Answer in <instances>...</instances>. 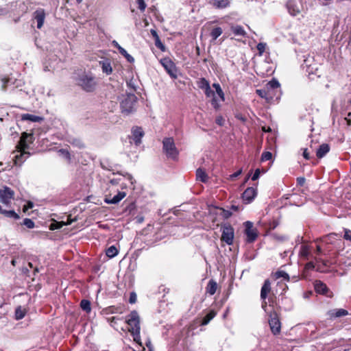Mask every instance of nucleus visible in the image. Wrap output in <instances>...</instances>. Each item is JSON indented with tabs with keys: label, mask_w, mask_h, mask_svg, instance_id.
I'll return each instance as SVG.
<instances>
[{
	"label": "nucleus",
	"mask_w": 351,
	"mask_h": 351,
	"mask_svg": "<svg viewBox=\"0 0 351 351\" xmlns=\"http://www.w3.org/2000/svg\"><path fill=\"white\" fill-rule=\"evenodd\" d=\"M154 41H155V45H156V47L157 48L160 49L162 51H165V46L161 42V40L160 39V37L156 38V39H154Z\"/></svg>",
	"instance_id": "nucleus-40"
},
{
	"label": "nucleus",
	"mask_w": 351,
	"mask_h": 351,
	"mask_svg": "<svg viewBox=\"0 0 351 351\" xmlns=\"http://www.w3.org/2000/svg\"><path fill=\"white\" fill-rule=\"evenodd\" d=\"M244 225L245 227V234L247 236V241L248 243L254 242L256 239L258 234L256 230L253 228V223L250 221H247L245 222Z\"/></svg>",
	"instance_id": "nucleus-14"
},
{
	"label": "nucleus",
	"mask_w": 351,
	"mask_h": 351,
	"mask_svg": "<svg viewBox=\"0 0 351 351\" xmlns=\"http://www.w3.org/2000/svg\"><path fill=\"white\" fill-rule=\"evenodd\" d=\"M267 313H269L268 322L271 332L275 335L279 334L281 330V323L277 313L275 311H269Z\"/></svg>",
	"instance_id": "nucleus-9"
},
{
	"label": "nucleus",
	"mask_w": 351,
	"mask_h": 351,
	"mask_svg": "<svg viewBox=\"0 0 351 351\" xmlns=\"http://www.w3.org/2000/svg\"><path fill=\"white\" fill-rule=\"evenodd\" d=\"M197 86L202 89L205 90L208 89V87L210 86L209 82L204 77H201L197 82Z\"/></svg>",
	"instance_id": "nucleus-32"
},
{
	"label": "nucleus",
	"mask_w": 351,
	"mask_h": 351,
	"mask_svg": "<svg viewBox=\"0 0 351 351\" xmlns=\"http://www.w3.org/2000/svg\"><path fill=\"white\" fill-rule=\"evenodd\" d=\"M275 277L276 278H282L283 279L286 280L287 281L289 280V274L285 272V271H278L275 273Z\"/></svg>",
	"instance_id": "nucleus-38"
},
{
	"label": "nucleus",
	"mask_w": 351,
	"mask_h": 351,
	"mask_svg": "<svg viewBox=\"0 0 351 351\" xmlns=\"http://www.w3.org/2000/svg\"><path fill=\"white\" fill-rule=\"evenodd\" d=\"M162 149L167 158L177 160L179 152L176 147L174 140L171 137L165 138L162 141Z\"/></svg>",
	"instance_id": "nucleus-5"
},
{
	"label": "nucleus",
	"mask_w": 351,
	"mask_h": 351,
	"mask_svg": "<svg viewBox=\"0 0 351 351\" xmlns=\"http://www.w3.org/2000/svg\"><path fill=\"white\" fill-rule=\"evenodd\" d=\"M23 225H25L28 228H33L34 227V222L28 218H26L23 220Z\"/></svg>",
	"instance_id": "nucleus-44"
},
{
	"label": "nucleus",
	"mask_w": 351,
	"mask_h": 351,
	"mask_svg": "<svg viewBox=\"0 0 351 351\" xmlns=\"http://www.w3.org/2000/svg\"><path fill=\"white\" fill-rule=\"evenodd\" d=\"M72 143H73V145L78 147L79 148L84 147V143L80 140L74 139L73 141L72 142Z\"/></svg>",
	"instance_id": "nucleus-53"
},
{
	"label": "nucleus",
	"mask_w": 351,
	"mask_h": 351,
	"mask_svg": "<svg viewBox=\"0 0 351 351\" xmlns=\"http://www.w3.org/2000/svg\"><path fill=\"white\" fill-rule=\"evenodd\" d=\"M223 32L222 29L220 27H216L213 28L210 32V36L213 40H216L219 36L221 35Z\"/></svg>",
	"instance_id": "nucleus-35"
},
{
	"label": "nucleus",
	"mask_w": 351,
	"mask_h": 351,
	"mask_svg": "<svg viewBox=\"0 0 351 351\" xmlns=\"http://www.w3.org/2000/svg\"><path fill=\"white\" fill-rule=\"evenodd\" d=\"M120 174L123 176L124 177H125L127 178V180L130 182L132 185L135 182V180H134V178L130 173H120Z\"/></svg>",
	"instance_id": "nucleus-51"
},
{
	"label": "nucleus",
	"mask_w": 351,
	"mask_h": 351,
	"mask_svg": "<svg viewBox=\"0 0 351 351\" xmlns=\"http://www.w3.org/2000/svg\"><path fill=\"white\" fill-rule=\"evenodd\" d=\"M330 150V147L326 143L322 144L317 150L316 155L319 158H323Z\"/></svg>",
	"instance_id": "nucleus-28"
},
{
	"label": "nucleus",
	"mask_w": 351,
	"mask_h": 351,
	"mask_svg": "<svg viewBox=\"0 0 351 351\" xmlns=\"http://www.w3.org/2000/svg\"><path fill=\"white\" fill-rule=\"evenodd\" d=\"M272 158V154L269 152H265L262 154L261 160L263 161H267L271 160Z\"/></svg>",
	"instance_id": "nucleus-45"
},
{
	"label": "nucleus",
	"mask_w": 351,
	"mask_h": 351,
	"mask_svg": "<svg viewBox=\"0 0 351 351\" xmlns=\"http://www.w3.org/2000/svg\"><path fill=\"white\" fill-rule=\"evenodd\" d=\"M144 135V132L141 127H134L132 130L131 138L136 145H139L141 143V138Z\"/></svg>",
	"instance_id": "nucleus-19"
},
{
	"label": "nucleus",
	"mask_w": 351,
	"mask_h": 351,
	"mask_svg": "<svg viewBox=\"0 0 351 351\" xmlns=\"http://www.w3.org/2000/svg\"><path fill=\"white\" fill-rule=\"evenodd\" d=\"M14 192L10 188L4 186L0 189V201L5 205L10 204L11 200L14 199Z\"/></svg>",
	"instance_id": "nucleus-12"
},
{
	"label": "nucleus",
	"mask_w": 351,
	"mask_h": 351,
	"mask_svg": "<svg viewBox=\"0 0 351 351\" xmlns=\"http://www.w3.org/2000/svg\"><path fill=\"white\" fill-rule=\"evenodd\" d=\"M63 226V224H60V223H52L51 224V230H55V229H58V228H62Z\"/></svg>",
	"instance_id": "nucleus-58"
},
{
	"label": "nucleus",
	"mask_w": 351,
	"mask_h": 351,
	"mask_svg": "<svg viewBox=\"0 0 351 351\" xmlns=\"http://www.w3.org/2000/svg\"><path fill=\"white\" fill-rule=\"evenodd\" d=\"M265 47H266V44L263 43H258L256 47L257 50L258 51V52L261 55L263 54V52L265 51Z\"/></svg>",
	"instance_id": "nucleus-49"
},
{
	"label": "nucleus",
	"mask_w": 351,
	"mask_h": 351,
	"mask_svg": "<svg viewBox=\"0 0 351 351\" xmlns=\"http://www.w3.org/2000/svg\"><path fill=\"white\" fill-rule=\"evenodd\" d=\"M160 62L172 79H176L178 77V69L176 64L169 58L166 57L162 58Z\"/></svg>",
	"instance_id": "nucleus-6"
},
{
	"label": "nucleus",
	"mask_w": 351,
	"mask_h": 351,
	"mask_svg": "<svg viewBox=\"0 0 351 351\" xmlns=\"http://www.w3.org/2000/svg\"><path fill=\"white\" fill-rule=\"evenodd\" d=\"M204 93L206 97H213L215 95V92L211 89L210 86L208 87V89H205Z\"/></svg>",
	"instance_id": "nucleus-47"
},
{
	"label": "nucleus",
	"mask_w": 351,
	"mask_h": 351,
	"mask_svg": "<svg viewBox=\"0 0 351 351\" xmlns=\"http://www.w3.org/2000/svg\"><path fill=\"white\" fill-rule=\"evenodd\" d=\"M221 240L225 242L227 245H232L234 237V228L229 224H225L221 227Z\"/></svg>",
	"instance_id": "nucleus-8"
},
{
	"label": "nucleus",
	"mask_w": 351,
	"mask_h": 351,
	"mask_svg": "<svg viewBox=\"0 0 351 351\" xmlns=\"http://www.w3.org/2000/svg\"><path fill=\"white\" fill-rule=\"evenodd\" d=\"M77 84L86 92H92L96 86L95 78L91 73H83L77 79Z\"/></svg>",
	"instance_id": "nucleus-3"
},
{
	"label": "nucleus",
	"mask_w": 351,
	"mask_h": 351,
	"mask_svg": "<svg viewBox=\"0 0 351 351\" xmlns=\"http://www.w3.org/2000/svg\"><path fill=\"white\" fill-rule=\"evenodd\" d=\"M126 323L129 326V331L131 332L134 341L138 343L141 341L140 317L136 311H132L126 318Z\"/></svg>",
	"instance_id": "nucleus-2"
},
{
	"label": "nucleus",
	"mask_w": 351,
	"mask_h": 351,
	"mask_svg": "<svg viewBox=\"0 0 351 351\" xmlns=\"http://www.w3.org/2000/svg\"><path fill=\"white\" fill-rule=\"evenodd\" d=\"M99 64L101 66L102 71L107 75H110L112 72L110 62L108 60L99 61Z\"/></svg>",
	"instance_id": "nucleus-27"
},
{
	"label": "nucleus",
	"mask_w": 351,
	"mask_h": 351,
	"mask_svg": "<svg viewBox=\"0 0 351 351\" xmlns=\"http://www.w3.org/2000/svg\"><path fill=\"white\" fill-rule=\"evenodd\" d=\"M303 156L306 160H308L310 158L309 153L308 152V149L306 148L304 149Z\"/></svg>",
	"instance_id": "nucleus-59"
},
{
	"label": "nucleus",
	"mask_w": 351,
	"mask_h": 351,
	"mask_svg": "<svg viewBox=\"0 0 351 351\" xmlns=\"http://www.w3.org/2000/svg\"><path fill=\"white\" fill-rule=\"evenodd\" d=\"M1 213H3L6 217H12L14 219H19V215L16 213L14 210H3Z\"/></svg>",
	"instance_id": "nucleus-39"
},
{
	"label": "nucleus",
	"mask_w": 351,
	"mask_h": 351,
	"mask_svg": "<svg viewBox=\"0 0 351 351\" xmlns=\"http://www.w3.org/2000/svg\"><path fill=\"white\" fill-rule=\"evenodd\" d=\"M221 215L224 219H228L232 215V212L231 210H226V209H224V208H221Z\"/></svg>",
	"instance_id": "nucleus-43"
},
{
	"label": "nucleus",
	"mask_w": 351,
	"mask_h": 351,
	"mask_svg": "<svg viewBox=\"0 0 351 351\" xmlns=\"http://www.w3.org/2000/svg\"><path fill=\"white\" fill-rule=\"evenodd\" d=\"M217 288V282H215L213 280H210L208 283V285L206 287V291L210 295H213L216 293Z\"/></svg>",
	"instance_id": "nucleus-30"
},
{
	"label": "nucleus",
	"mask_w": 351,
	"mask_h": 351,
	"mask_svg": "<svg viewBox=\"0 0 351 351\" xmlns=\"http://www.w3.org/2000/svg\"><path fill=\"white\" fill-rule=\"evenodd\" d=\"M265 87L269 90V93L273 95L274 98L276 97V99H278L280 93V83L277 80H271L267 83Z\"/></svg>",
	"instance_id": "nucleus-15"
},
{
	"label": "nucleus",
	"mask_w": 351,
	"mask_h": 351,
	"mask_svg": "<svg viewBox=\"0 0 351 351\" xmlns=\"http://www.w3.org/2000/svg\"><path fill=\"white\" fill-rule=\"evenodd\" d=\"M25 315V311L21 308V306H18L15 310V318L16 319H21Z\"/></svg>",
	"instance_id": "nucleus-36"
},
{
	"label": "nucleus",
	"mask_w": 351,
	"mask_h": 351,
	"mask_svg": "<svg viewBox=\"0 0 351 351\" xmlns=\"http://www.w3.org/2000/svg\"><path fill=\"white\" fill-rule=\"evenodd\" d=\"M256 93L262 98H265L268 102L274 100L273 95H271L266 87L262 89L256 90Z\"/></svg>",
	"instance_id": "nucleus-24"
},
{
	"label": "nucleus",
	"mask_w": 351,
	"mask_h": 351,
	"mask_svg": "<svg viewBox=\"0 0 351 351\" xmlns=\"http://www.w3.org/2000/svg\"><path fill=\"white\" fill-rule=\"evenodd\" d=\"M138 8L141 12H144L146 8V3L144 0H136Z\"/></svg>",
	"instance_id": "nucleus-46"
},
{
	"label": "nucleus",
	"mask_w": 351,
	"mask_h": 351,
	"mask_svg": "<svg viewBox=\"0 0 351 351\" xmlns=\"http://www.w3.org/2000/svg\"><path fill=\"white\" fill-rule=\"evenodd\" d=\"M120 180H121V179L114 178V179L110 180V182L113 185H117V184H119Z\"/></svg>",
	"instance_id": "nucleus-61"
},
{
	"label": "nucleus",
	"mask_w": 351,
	"mask_h": 351,
	"mask_svg": "<svg viewBox=\"0 0 351 351\" xmlns=\"http://www.w3.org/2000/svg\"><path fill=\"white\" fill-rule=\"evenodd\" d=\"M216 315V312L213 310L210 311L203 318L202 325H207L211 319Z\"/></svg>",
	"instance_id": "nucleus-31"
},
{
	"label": "nucleus",
	"mask_w": 351,
	"mask_h": 351,
	"mask_svg": "<svg viewBox=\"0 0 351 351\" xmlns=\"http://www.w3.org/2000/svg\"><path fill=\"white\" fill-rule=\"evenodd\" d=\"M196 180L206 183L208 180V176L204 169L199 168L196 170Z\"/></svg>",
	"instance_id": "nucleus-25"
},
{
	"label": "nucleus",
	"mask_w": 351,
	"mask_h": 351,
	"mask_svg": "<svg viewBox=\"0 0 351 351\" xmlns=\"http://www.w3.org/2000/svg\"><path fill=\"white\" fill-rule=\"evenodd\" d=\"M326 315L330 319L334 320L337 318L347 316L349 315V313L344 308H333L328 311Z\"/></svg>",
	"instance_id": "nucleus-16"
},
{
	"label": "nucleus",
	"mask_w": 351,
	"mask_h": 351,
	"mask_svg": "<svg viewBox=\"0 0 351 351\" xmlns=\"http://www.w3.org/2000/svg\"><path fill=\"white\" fill-rule=\"evenodd\" d=\"M230 0H213L212 5L217 9H224L230 6Z\"/></svg>",
	"instance_id": "nucleus-26"
},
{
	"label": "nucleus",
	"mask_w": 351,
	"mask_h": 351,
	"mask_svg": "<svg viewBox=\"0 0 351 351\" xmlns=\"http://www.w3.org/2000/svg\"><path fill=\"white\" fill-rule=\"evenodd\" d=\"M127 84H128V86L129 87L132 88L134 90H136V86H135L134 83L133 82L132 80H130L129 82H128Z\"/></svg>",
	"instance_id": "nucleus-60"
},
{
	"label": "nucleus",
	"mask_w": 351,
	"mask_h": 351,
	"mask_svg": "<svg viewBox=\"0 0 351 351\" xmlns=\"http://www.w3.org/2000/svg\"><path fill=\"white\" fill-rule=\"evenodd\" d=\"M117 254H118V250L114 245L109 247L106 251V256L110 258L116 256L117 255Z\"/></svg>",
	"instance_id": "nucleus-34"
},
{
	"label": "nucleus",
	"mask_w": 351,
	"mask_h": 351,
	"mask_svg": "<svg viewBox=\"0 0 351 351\" xmlns=\"http://www.w3.org/2000/svg\"><path fill=\"white\" fill-rule=\"evenodd\" d=\"M33 142V136L31 134L23 132L21 136L18 145L16 146V154L14 156V162L16 165H21L22 163L29 156L30 154L26 152L29 145Z\"/></svg>",
	"instance_id": "nucleus-1"
},
{
	"label": "nucleus",
	"mask_w": 351,
	"mask_h": 351,
	"mask_svg": "<svg viewBox=\"0 0 351 351\" xmlns=\"http://www.w3.org/2000/svg\"><path fill=\"white\" fill-rule=\"evenodd\" d=\"M230 29L236 36L246 37V32L241 25H232Z\"/></svg>",
	"instance_id": "nucleus-23"
},
{
	"label": "nucleus",
	"mask_w": 351,
	"mask_h": 351,
	"mask_svg": "<svg viewBox=\"0 0 351 351\" xmlns=\"http://www.w3.org/2000/svg\"><path fill=\"white\" fill-rule=\"evenodd\" d=\"M45 12L43 8L37 9L33 14L34 19L37 22V28L40 29L45 19Z\"/></svg>",
	"instance_id": "nucleus-18"
},
{
	"label": "nucleus",
	"mask_w": 351,
	"mask_h": 351,
	"mask_svg": "<svg viewBox=\"0 0 351 351\" xmlns=\"http://www.w3.org/2000/svg\"><path fill=\"white\" fill-rule=\"evenodd\" d=\"M299 256L306 261L313 258L311 247L306 244H302L300 247Z\"/></svg>",
	"instance_id": "nucleus-20"
},
{
	"label": "nucleus",
	"mask_w": 351,
	"mask_h": 351,
	"mask_svg": "<svg viewBox=\"0 0 351 351\" xmlns=\"http://www.w3.org/2000/svg\"><path fill=\"white\" fill-rule=\"evenodd\" d=\"M297 183L300 186H303L305 183V178L304 177H299L297 178Z\"/></svg>",
	"instance_id": "nucleus-56"
},
{
	"label": "nucleus",
	"mask_w": 351,
	"mask_h": 351,
	"mask_svg": "<svg viewBox=\"0 0 351 351\" xmlns=\"http://www.w3.org/2000/svg\"><path fill=\"white\" fill-rule=\"evenodd\" d=\"M125 196V192L119 191L118 193L113 197H106L104 202L108 204H116L122 200Z\"/></svg>",
	"instance_id": "nucleus-22"
},
{
	"label": "nucleus",
	"mask_w": 351,
	"mask_h": 351,
	"mask_svg": "<svg viewBox=\"0 0 351 351\" xmlns=\"http://www.w3.org/2000/svg\"><path fill=\"white\" fill-rule=\"evenodd\" d=\"M302 67L306 71L309 75L315 74L318 69L317 63L315 62L314 58L311 56H308L303 61Z\"/></svg>",
	"instance_id": "nucleus-11"
},
{
	"label": "nucleus",
	"mask_w": 351,
	"mask_h": 351,
	"mask_svg": "<svg viewBox=\"0 0 351 351\" xmlns=\"http://www.w3.org/2000/svg\"><path fill=\"white\" fill-rule=\"evenodd\" d=\"M216 93L219 97L221 100L222 101H223L225 98H224V93H223L222 89L221 88H219V90L216 91Z\"/></svg>",
	"instance_id": "nucleus-55"
},
{
	"label": "nucleus",
	"mask_w": 351,
	"mask_h": 351,
	"mask_svg": "<svg viewBox=\"0 0 351 351\" xmlns=\"http://www.w3.org/2000/svg\"><path fill=\"white\" fill-rule=\"evenodd\" d=\"M137 97L134 93L128 94L121 102V112L128 115L135 111Z\"/></svg>",
	"instance_id": "nucleus-4"
},
{
	"label": "nucleus",
	"mask_w": 351,
	"mask_h": 351,
	"mask_svg": "<svg viewBox=\"0 0 351 351\" xmlns=\"http://www.w3.org/2000/svg\"><path fill=\"white\" fill-rule=\"evenodd\" d=\"M260 173H261L260 169H256L255 170V172H254V175L252 177V180H254V181L256 180L259 178Z\"/></svg>",
	"instance_id": "nucleus-54"
},
{
	"label": "nucleus",
	"mask_w": 351,
	"mask_h": 351,
	"mask_svg": "<svg viewBox=\"0 0 351 351\" xmlns=\"http://www.w3.org/2000/svg\"><path fill=\"white\" fill-rule=\"evenodd\" d=\"M338 236L336 233H330L324 237V241L328 243H332V240Z\"/></svg>",
	"instance_id": "nucleus-41"
},
{
	"label": "nucleus",
	"mask_w": 351,
	"mask_h": 351,
	"mask_svg": "<svg viewBox=\"0 0 351 351\" xmlns=\"http://www.w3.org/2000/svg\"><path fill=\"white\" fill-rule=\"evenodd\" d=\"M212 106L216 110H219L220 108V104L217 100L216 95L212 97V99L210 101Z\"/></svg>",
	"instance_id": "nucleus-42"
},
{
	"label": "nucleus",
	"mask_w": 351,
	"mask_h": 351,
	"mask_svg": "<svg viewBox=\"0 0 351 351\" xmlns=\"http://www.w3.org/2000/svg\"><path fill=\"white\" fill-rule=\"evenodd\" d=\"M21 119L23 121H29L31 122H40L43 120V118L31 114H23L21 116Z\"/></svg>",
	"instance_id": "nucleus-29"
},
{
	"label": "nucleus",
	"mask_w": 351,
	"mask_h": 351,
	"mask_svg": "<svg viewBox=\"0 0 351 351\" xmlns=\"http://www.w3.org/2000/svg\"><path fill=\"white\" fill-rule=\"evenodd\" d=\"M242 171L241 170H239L237 171V172L234 173L231 177L232 178H237L238 177L241 173Z\"/></svg>",
	"instance_id": "nucleus-64"
},
{
	"label": "nucleus",
	"mask_w": 351,
	"mask_h": 351,
	"mask_svg": "<svg viewBox=\"0 0 351 351\" xmlns=\"http://www.w3.org/2000/svg\"><path fill=\"white\" fill-rule=\"evenodd\" d=\"M271 291V283L270 281L267 279L265 280L264 282L263 285L262 286L261 290V298L263 300L262 302V308L265 312H268V308L267 305V302L265 301L267 294Z\"/></svg>",
	"instance_id": "nucleus-13"
},
{
	"label": "nucleus",
	"mask_w": 351,
	"mask_h": 351,
	"mask_svg": "<svg viewBox=\"0 0 351 351\" xmlns=\"http://www.w3.org/2000/svg\"><path fill=\"white\" fill-rule=\"evenodd\" d=\"M129 302L131 304H134L136 302V294L134 292L130 293Z\"/></svg>",
	"instance_id": "nucleus-52"
},
{
	"label": "nucleus",
	"mask_w": 351,
	"mask_h": 351,
	"mask_svg": "<svg viewBox=\"0 0 351 351\" xmlns=\"http://www.w3.org/2000/svg\"><path fill=\"white\" fill-rule=\"evenodd\" d=\"M215 123L219 126H223L225 123V119L221 115H219L215 119Z\"/></svg>",
	"instance_id": "nucleus-48"
},
{
	"label": "nucleus",
	"mask_w": 351,
	"mask_h": 351,
	"mask_svg": "<svg viewBox=\"0 0 351 351\" xmlns=\"http://www.w3.org/2000/svg\"><path fill=\"white\" fill-rule=\"evenodd\" d=\"M80 307L84 311H85L87 313L91 311L90 302L88 300H82L80 302Z\"/></svg>",
	"instance_id": "nucleus-33"
},
{
	"label": "nucleus",
	"mask_w": 351,
	"mask_h": 351,
	"mask_svg": "<svg viewBox=\"0 0 351 351\" xmlns=\"http://www.w3.org/2000/svg\"><path fill=\"white\" fill-rule=\"evenodd\" d=\"M257 195V189L256 187L247 188L242 194V198L245 203L250 204L253 201Z\"/></svg>",
	"instance_id": "nucleus-17"
},
{
	"label": "nucleus",
	"mask_w": 351,
	"mask_h": 351,
	"mask_svg": "<svg viewBox=\"0 0 351 351\" xmlns=\"http://www.w3.org/2000/svg\"><path fill=\"white\" fill-rule=\"evenodd\" d=\"M112 45L114 47H116V48L118 49V51H119V50L121 49V48H122V47H121V46L119 45V44L116 40H113V41L112 42Z\"/></svg>",
	"instance_id": "nucleus-63"
},
{
	"label": "nucleus",
	"mask_w": 351,
	"mask_h": 351,
	"mask_svg": "<svg viewBox=\"0 0 351 351\" xmlns=\"http://www.w3.org/2000/svg\"><path fill=\"white\" fill-rule=\"evenodd\" d=\"M305 268L306 269H313L315 268V265H314L313 262L310 261V262L307 263L305 265Z\"/></svg>",
	"instance_id": "nucleus-57"
},
{
	"label": "nucleus",
	"mask_w": 351,
	"mask_h": 351,
	"mask_svg": "<svg viewBox=\"0 0 351 351\" xmlns=\"http://www.w3.org/2000/svg\"><path fill=\"white\" fill-rule=\"evenodd\" d=\"M314 289L317 293L324 295L327 298H331L333 297L332 291L328 287V286L319 280L314 282Z\"/></svg>",
	"instance_id": "nucleus-10"
},
{
	"label": "nucleus",
	"mask_w": 351,
	"mask_h": 351,
	"mask_svg": "<svg viewBox=\"0 0 351 351\" xmlns=\"http://www.w3.org/2000/svg\"><path fill=\"white\" fill-rule=\"evenodd\" d=\"M343 239L348 241H351V230L347 228H344Z\"/></svg>",
	"instance_id": "nucleus-50"
},
{
	"label": "nucleus",
	"mask_w": 351,
	"mask_h": 351,
	"mask_svg": "<svg viewBox=\"0 0 351 351\" xmlns=\"http://www.w3.org/2000/svg\"><path fill=\"white\" fill-rule=\"evenodd\" d=\"M119 52L130 63L134 62V58L130 55L124 48H121Z\"/></svg>",
	"instance_id": "nucleus-37"
},
{
	"label": "nucleus",
	"mask_w": 351,
	"mask_h": 351,
	"mask_svg": "<svg viewBox=\"0 0 351 351\" xmlns=\"http://www.w3.org/2000/svg\"><path fill=\"white\" fill-rule=\"evenodd\" d=\"M1 88L3 90H12L15 88L21 86L22 81L17 80L13 76H8L1 80Z\"/></svg>",
	"instance_id": "nucleus-7"
},
{
	"label": "nucleus",
	"mask_w": 351,
	"mask_h": 351,
	"mask_svg": "<svg viewBox=\"0 0 351 351\" xmlns=\"http://www.w3.org/2000/svg\"><path fill=\"white\" fill-rule=\"evenodd\" d=\"M289 13L293 16H297L300 13V9L295 0H289L286 4Z\"/></svg>",
	"instance_id": "nucleus-21"
},
{
	"label": "nucleus",
	"mask_w": 351,
	"mask_h": 351,
	"mask_svg": "<svg viewBox=\"0 0 351 351\" xmlns=\"http://www.w3.org/2000/svg\"><path fill=\"white\" fill-rule=\"evenodd\" d=\"M150 32H151V34H152V36H153V38H154V39H156V38H158V37H159V36H158V34L157 32H156L155 29H151V30H150Z\"/></svg>",
	"instance_id": "nucleus-62"
}]
</instances>
